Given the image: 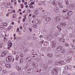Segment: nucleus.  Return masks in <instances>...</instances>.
Here are the masks:
<instances>
[{"mask_svg": "<svg viewBox=\"0 0 75 75\" xmlns=\"http://www.w3.org/2000/svg\"><path fill=\"white\" fill-rule=\"evenodd\" d=\"M56 47V43L54 41H52L51 44V47L52 48H54Z\"/></svg>", "mask_w": 75, "mask_h": 75, "instance_id": "nucleus-2", "label": "nucleus"}, {"mask_svg": "<svg viewBox=\"0 0 75 75\" xmlns=\"http://www.w3.org/2000/svg\"><path fill=\"white\" fill-rule=\"evenodd\" d=\"M29 67L28 65H27V64H26V68H29Z\"/></svg>", "mask_w": 75, "mask_h": 75, "instance_id": "nucleus-49", "label": "nucleus"}, {"mask_svg": "<svg viewBox=\"0 0 75 75\" xmlns=\"http://www.w3.org/2000/svg\"><path fill=\"white\" fill-rule=\"evenodd\" d=\"M44 68H45V69H47V65H44Z\"/></svg>", "mask_w": 75, "mask_h": 75, "instance_id": "nucleus-40", "label": "nucleus"}, {"mask_svg": "<svg viewBox=\"0 0 75 75\" xmlns=\"http://www.w3.org/2000/svg\"><path fill=\"white\" fill-rule=\"evenodd\" d=\"M58 11H59V9H58L57 8V9H56L55 10V12H58Z\"/></svg>", "mask_w": 75, "mask_h": 75, "instance_id": "nucleus-38", "label": "nucleus"}, {"mask_svg": "<svg viewBox=\"0 0 75 75\" xmlns=\"http://www.w3.org/2000/svg\"><path fill=\"white\" fill-rule=\"evenodd\" d=\"M8 28L7 29V30H11V28H13V26L11 25H9V26L8 27Z\"/></svg>", "mask_w": 75, "mask_h": 75, "instance_id": "nucleus-19", "label": "nucleus"}, {"mask_svg": "<svg viewBox=\"0 0 75 75\" xmlns=\"http://www.w3.org/2000/svg\"><path fill=\"white\" fill-rule=\"evenodd\" d=\"M71 14H72V11H70L69 12H68V13H67V16H71Z\"/></svg>", "mask_w": 75, "mask_h": 75, "instance_id": "nucleus-14", "label": "nucleus"}, {"mask_svg": "<svg viewBox=\"0 0 75 75\" xmlns=\"http://www.w3.org/2000/svg\"><path fill=\"white\" fill-rule=\"evenodd\" d=\"M29 7L30 8H33V6L32 5V4H31L29 6Z\"/></svg>", "mask_w": 75, "mask_h": 75, "instance_id": "nucleus-42", "label": "nucleus"}, {"mask_svg": "<svg viewBox=\"0 0 75 75\" xmlns=\"http://www.w3.org/2000/svg\"><path fill=\"white\" fill-rule=\"evenodd\" d=\"M40 44H43V43H44V41L43 40V41H42L41 42H40Z\"/></svg>", "mask_w": 75, "mask_h": 75, "instance_id": "nucleus-51", "label": "nucleus"}, {"mask_svg": "<svg viewBox=\"0 0 75 75\" xmlns=\"http://www.w3.org/2000/svg\"><path fill=\"white\" fill-rule=\"evenodd\" d=\"M16 68L18 71H21V67H19L18 66H17L16 67Z\"/></svg>", "mask_w": 75, "mask_h": 75, "instance_id": "nucleus-23", "label": "nucleus"}, {"mask_svg": "<svg viewBox=\"0 0 75 75\" xmlns=\"http://www.w3.org/2000/svg\"><path fill=\"white\" fill-rule=\"evenodd\" d=\"M19 30H20V28H18L17 29V32H18V31H19Z\"/></svg>", "mask_w": 75, "mask_h": 75, "instance_id": "nucleus-47", "label": "nucleus"}, {"mask_svg": "<svg viewBox=\"0 0 75 75\" xmlns=\"http://www.w3.org/2000/svg\"><path fill=\"white\" fill-rule=\"evenodd\" d=\"M37 21V24H40L41 23V20H36Z\"/></svg>", "mask_w": 75, "mask_h": 75, "instance_id": "nucleus-20", "label": "nucleus"}, {"mask_svg": "<svg viewBox=\"0 0 75 75\" xmlns=\"http://www.w3.org/2000/svg\"><path fill=\"white\" fill-rule=\"evenodd\" d=\"M5 66L7 68H11V66L10 64H6Z\"/></svg>", "mask_w": 75, "mask_h": 75, "instance_id": "nucleus-15", "label": "nucleus"}, {"mask_svg": "<svg viewBox=\"0 0 75 75\" xmlns=\"http://www.w3.org/2000/svg\"><path fill=\"white\" fill-rule=\"evenodd\" d=\"M12 17L14 18H16V16H15V15L13 14V15L12 16Z\"/></svg>", "mask_w": 75, "mask_h": 75, "instance_id": "nucleus-45", "label": "nucleus"}, {"mask_svg": "<svg viewBox=\"0 0 75 75\" xmlns=\"http://www.w3.org/2000/svg\"><path fill=\"white\" fill-rule=\"evenodd\" d=\"M4 25H5L6 27H7V23H5L4 24Z\"/></svg>", "mask_w": 75, "mask_h": 75, "instance_id": "nucleus-44", "label": "nucleus"}, {"mask_svg": "<svg viewBox=\"0 0 75 75\" xmlns=\"http://www.w3.org/2000/svg\"><path fill=\"white\" fill-rule=\"evenodd\" d=\"M72 48H73L74 49H75V46H72Z\"/></svg>", "mask_w": 75, "mask_h": 75, "instance_id": "nucleus-63", "label": "nucleus"}, {"mask_svg": "<svg viewBox=\"0 0 75 75\" xmlns=\"http://www.w3.org/2000/svg\"><path fill=\"white\" fill-rule=\"evenodd\" d=\"M5 56V55L4 54V53L3 52V53L1 54V57H4Z\"/></svg>", "mask_w": 75, "mask_h": 75, "instance_id": "nucleus-31", "label": "nucleus"}, {"mask_svg": "<svg viewBox=\"0 0 75 75\" xmlns=\"http://www.w3.org/2000/svg\"><path fill=\"white\" fill-rule=\"evenodd\" d=\"M64 52H65V50H64L62 49H62L61 50V52H62V54H64Z\"/></svg>", "mask_w": 75, "mask_h": 75, "instance_id": "nucleus-32", "label": "nucleus"}, {"mask_svg": "<svg viewBox=\"0 0 75 75\" xmlns=\"http://www.w3.org/2000/svg\"><path fill=\"white\" fill-rule=\"evenodd\" d=\"M19 28H20V29H21H21H22V28H23V27H21V26H20L19 27Z\"/></svg>", "mask_w": 75, "mask_h": 75, "instance_id": "nucleus-56", "label": "nucleus"}, {"mask_svg": "<svg viewBox=\"0 0 75 75\" xmlns=\"http://www.w3.org/2000/svg\"><path fill=\"white\" fill-rule=\"evenodd\" d=\"M69 10H67V9H65L64 11V12H66V11H69Z\"/></svg>", "mask_w": 75, "mask_h": 75, "instance_id": "nucleus-48", "label": "nucleus"}, {"mask_svg": "<svg viewBox=\"0 0 75 75\" xmlns=\"http://www.w3.org/2000/svg\"><path fill=\"white\" fill-rule=\"evenodd\" d=\"M27 73H29L30 74V73H31V69H28L27 71Z\"/></svg>", "mask_w": 75, "mask_h": 75, "instance_id": "nucleus-25", "label": "nucleus"}, {"mask_svg": "<svg viewBox=\"0 0 75 75\" xmlns=\"http://www.w3.org/2000/svg\"><path fill=\"white\" fill-rule=\"evenodd\" d=\"M66 4L68 6L69 4V3L68 2V1H67L66 2Z\"/></svg>", "mask_w": 75, "mask_h": 75, "instance_id": "nucleus-41", "label": "nucleus"}, {"mask_svg": "<svg viewBox=\"0 0 75 75\" xmlns=\"http://www.w3.org/2000/svg\"><path fill=\"white\" fill-rule=\"evenodd\" d=\"M55 56L56 57L59 58V57H60V54L59 53H56L55 54Z\"/></svg>", "mask_w": 75, "mask_h": 75, "instance_id": "nucleus-18", "label": "nucleus"}, {"mask_svg": "<svg viewBox=\"0 0 75 75\" xmlns=\"http://www.w3.org/2000/svg\"><path fill=\"white\" fill-rule=\"evenodd\" d=\"M23 22H25V18H23Z\"/></svg>", "mask_w": 75, "mask_h": 75, "instance_id": "nucleus-55", "label": "nucleus"}, {"mask_svg": "<svg viewBox=\"0 0 75 75\" xmlns=\"http://www.w3.org/2000/svg\"><path fill=\"white\" fill-rule=\"evenodd\" d=\"M60 25H62V27H64L66 25V23L64 22H61V23L60 24Z\"/></svg>", "mask_w": 75, "mask_h": 75, "instance_id": "nucleus-11", "label": "nucleus"}, {"mask_svg": "<svg viewBox=\"0 0 75 75\" xmlns=\"http://www.w3.org/2000/svg\"><path fill=\"white\" fill-rule=\"evenodd\" d=\"M32 56L33 58H34V59L36 58V57H37V53L35 52H33L32 53Z\"/></svg>", "mask_w": 75, "mask_h": 75, "instance_id": "nucleus-4", "label": "nucleus"}, {"mask_svg": "<svg viewBox=\"0 0 75 75\" xmlns=\"http://www.w3.org/2000/svg\"><path fill=\"white\" fill-rule=\"evenodd\" d=\"M65 69H68L69 68V67H68V66H66L65 67Z\"/></svg>", "mask_w": 75, "mask_h": 75, "instance_id": "nucleus-33", "label": "nucleus"}, {"mask_svg": "<svg viewBox=\"0 0 75 75\" xmlns=\"http://www.w3.org/2000/svg\"><path fill=\"white\" fill-rule=\"evenodd\" d=\"M64 19H67V20H69V18H68V16H65L64 17Z\"/></svg>", "mask_w": 75, "mask_h": 75, "instance_id": "nucleus-27", "label": "nucleus"}, {"mask_svg": "<svg viewBox=\"0 0 75 75\" xmlns=\"http://www.w3.org/2000/svg\"><path fill=\"white\" fill-rule=\"evenodd\" d=\"M8 47H11V46H12V43H9V45H8Z\"/></svg>", "mask_w": 75, "mask_h": 75, "instance_id": "nucleus-36", "label": "nucleus"}, {"mask_svg": "<svg viewBox=\"0 0 75 75\" xmlns=\"http://www.w3.org/2000/svg\"><path fill=\"white\" fill-rule=\"evenodd\" d=\"M6 37H7V35H5V37H4V39L5 40H4V41H7V39L6 38Z\"/></svg>", "mask_w": 75, "mask_h": 75, "instance_id": "nucleus-29", "label": "nucleus"}, {"mask_svg": "<svg viewBox=\"0 0 75 75\" xmlns=\"http://www.w3.org/2000/svg\"><path fill=\"white\" fill-rule=\"evenodd\" d=\"M26 61L29 62H31V58L30 57H28L27 58Z\"/></svg>", "mask_w": 75, "mask_h": 75, "instance_id": "nucleus-10", "label": "nucleus"}, {"mask_svg": "<svg viewBox=\"0 0 75 75\" xmlns=\"http://www.w3.org/2000/svg\"><path fill=\"white\" fill-rule=\"evenodd\" d=\"M47 38L48 40H50L52 38V36L48 35L47 36Z\"/></svg>", "mask_w": 75, "mask_h": 75, "instance_id": "nucleus-13", "label": "nucleus"}, {"mask_svg": "<svg viewBox=\"0 0 75 75\" xmlns=\"http://www.w3.org/2000/svg\"><path fill=\"white\" fill-rule=\"evenodd\" d=\"M58 68H55L52 70V74L53 75H57L58 74Z\"/></svg>", "mask_w": 75, "mask_h": 75, "instance_id": "nucleus-1", "label": "nucleus"}, {"mask_svg": "<svg viewBox=\"0 0 75 75\" xmlns=\"http://www.w3.org/2000/svg\"><path fill=\"white\" fill-rule=\"evenodd\" d=\"M44 50V47H43L42 48V50Z\"/></svg>", "mask_w": 75, "mask_h": 75, "instance_id": "nucleus-64", "label": "nucleus"}, {"mask_svg": "<svg viewBox=\"0 0 75 75\" xmlns=\"http://www.w3.org/2000/svg\"><path fill=\"white\" fill-rule=\"evenodd\" d=\"M57 28H58L59 31H61V28L60 27V26L58 25L57 26Z\"/></svg>", "mask_w": 75, "mask_h": 75, "instance_id": "nucleus-28", "label": "nucleus"}, {"mask_svg": "<svg viewBox=\"0 0 75 75\" xmlns=\"http://www.w3.org/2000/svg\"><path fill=\"white\" fill-rule=\"evenodd\" d=\"M32 15V14H30L28 16V17H31V15Z\"/></svg>", "mask_w": 75, "mask_h": 75, "instance_id": "nucleus-57", "label": "nucleus"}, {"mask_svg": "<svg viewBox=\"0 0 75 75\" xmlns=\"http://www.w3.org/2000/svg\"><path fill=\"white\" fill-rule=\"evenodd\" d=\"M30 70L31 71V72H33V71H34V69H33V68L31 69Z\"/></svg>", "mask_w": 75, "mask_h": 75, "instance_id": "nucleus-43", "label": "nucleus"}, {"mask_svg": "<svg viewBox=\"0 0 75 75\" xmlns=\"http://www.w3.org/2000/svg\"><path fill=\"white\" fill-rule=\"evenodd\" d=\"M25 51L27 52V51H28V50L27 49H26L24 50V51L25 52Z\"/></svg>", "mask_w": 75, "mask_h": 75, "instance_id": "nucleus-60", "label": "nucleus"}, {"mask_svg": "<svg viewBox=\"0 0 75 75\" xmlns=\"http://www.w3.org/2000/svg\"><path fill=\"white\" fill-rule=\"evenodd\" d=\"M58 5L59 6L60 8H62L63 7V5L61 3H58Z\"/></svg>", "mask_w": 75, "mask_h": 75, "instance_id": "nucleus-22", "label": "nucleus"}, {"mask_svg": "<svg viewBox=\"0 0 75 75\" xmlns=\"http://www.w3.org/2000/svg\"><path fill=\"white\" fill-rule=\"evenodd\" d=\"M72 59V57H69L67 58L66 59V62H68L71 61V59Z\"/></svg>", "mask_w": 75, "mask_h": 75, "instance_id": "nucleus-7", "label": "nucleus"}, {"mask_svg": "<svg viewBox=\"0 0 75 75\" xmlns=\"http://www.w3.org/2000/svg\"><path fill=\"white\" fill-rule=\"evenodd\" d=\"M15 75V73L14 72H12L11 74V75Z\"/></svg>", "mask_w": 75, "mask_h": 75, "instance_id": "nucleus-50", "label": "nucleus"}, {"mask_svg": "<svg viewBox=\"0 0 75 75\" xmlns=\"http://www.w3.org/2000/svg\"><path fill=\"white\" fill-rule=\"evenodd\" d=\"M35 14L36 15H37L38 14V12L37 11H35Z\"/></svg>", "mask_w": 75, "mask_h": 75, "instance_id": "nucleus-35", "label": "nucleus"}, {"mask_svg": "<svg viewBox=\"0 0 75 75\" xmlns=\"http://www.w3.org/2000/svg\"><path fill=\"white\" fill-rule=\"evenodd\" d=\"M57 1H52V4L53 5H54V6H56L57 5Z\"/></svg>", "mask_w": 75, "mask_h": 75, "instance_id": "nucleus-8", "label": "nucleus"}, {"mask_svg": "<svg viewBox=\"0 0 75 75\" xmlns=\"http://www.w3.org/2000/svg\"><path fill=\"white\" fill-rule=\"evenodd\" d=\"M5 7H6V8H8L7 7V6H8L7 5V4H6V3H5Z\"/></svg>", "mask_w": 75, "mask_h": 75, "instance_id": "nucleus-52", "label": "nucleus"}, {"mask_svg": "<svg viewBox=\"0 0 75 75\" xmlns=\"http://www.w3.org/2000/svg\"><path fill=\"white\" fill-rule=\"evenodd\" d=\"M11 57L9 56L6 57V61L7 62H11Z\"/></svg>", "mask_w": 75, "mask_h": 75, "instance_id": "nucleus-3", "label": "nucleus"}, {"mask_svg": "<svg viewBox=\"0 0 75 75\" xmlns=\"http://www.w3.org/2000/svg\"><path fill=\"white\" fill-rule=\"evenodd\" d=\"M34 68H37V65H36V64H35V65L34 66Z\"/></svg>", "mask_w": 75, "mask_h": 75, "instance_id": "nucleus-58", "label": "nucleus"}, {"mask_svg": "<svg viewBox=\"0 0 75 75\" xmlns=\"http://www.w3.org/2000/svg\"><path fill=\"white\" fill-rule=\"evenodd\" d=\"M39 37L40 38H42V35H40Z\"/></svg>", "mask_w": 75, "mask_h": 75, "instance_id": "nucleus-61", "label": "nucleus"}, {"mask_svg": "<svg viewBox=\"0 0 75 75\" xmlns=\"http://www.w3.org/2000/svg\"><path fill=\"white\" fill-rule=\"evenodd\" d=\"M59 64L61 65H65V64H66L65 62H64L62 61H60L59 62Z\"/></svg>", "mask_w": 75, "mask_h": 75, "instance_id": "nucleus-6", "label": "nucleus"}, {"mask_svg": "<svg viewBox=\"0 0 75 75\" xmlns=\"http://www.w3.org/2000/svg\"><path fill=\"white\" fill-rule=\"evenodd\" d=\"M29 30H30V31H32V28H29Z\"/></svg>", "mask_w": 75, "mask_h": 75, "instance_id": "nucleus-54", "label": "nucleus"}, {"mask_svg": "<svg viewBox=\"0 0 75 75\" xmlns=\"http://www.w3.org/2000/svg\"><path fill=\"white\" fill-rule=\"evenodd\" d=\"M21 48H22L23 49H24V46H21Z\"/></svg>", "mask_w": 75, "mask_h": 75, "instance_id": "nucleus-53", "label": "nucleus"}, {"mask_svg": "<svg viewBox=\"0 0 75 75\" xmlns=\"http://www.w3.org/2000/svg\"><path fill=\"white\" fill-rule=\"evenodd\" d=\"M3 52H4V54L5 55H6L7 54V53L6 51Z\"/></svg>", "mask_w": 75, "mask_h": 75, "instance_id": "nucleus-37", "label": "nucleus"}, {"mask_svg": "<svg viewBox=\"0 0 75 75\" xmlns=\"http://www.w3.org/2000/svg\"><path fill=\"white\" fill-rule=\"evenodd\" d=\"M52 60H49L48 62V64L49 65H50L52 64Z\"/></svg>", "mask_w": 75, "mask_h": 75, "instance_id": "nucleus-26", "label": "nucleus"}, {"mask_svg": "<svg viewBox=\"0 0 75 75\" xmlns=\"http://www.w3.org/2000/svg\"><path fill=\"white\" fill-rule=\"evenodd\" d=\"M45 18L46 19V21H48L51 20V18H50V17L47 18V16H45Z\"/></svg>", "mask_w": 75, "mask_h": 75, "instance_id": "nucleus-12", "label": "nucleus"}, {"mask_svg": "<svg viewBox=\"0 0 75 75\" xmlns=\"http://www.w3.org/2000/svg\"><path fill=\"white\" fill-rule=\"evenodd\" d=\"M68 52L70 54H72L74 53V50L72 49H70L69 50Z\"/></svg>", "mask_w": 75, "mask_h": 75, "instance_id": "nucleus-9", "label": "nucleus"}, {"mask_svg": "<svg viewBox=\"0 0 75 75\" xmlns=\"http://www.w3.org/2000/svg\"><path fill=\"white\" fill-rule=\"evenodd\" d=\"M62 48V47L61 46H59L57 48V51H60L61 50Z\"/></svg>", "mask_w": 75, "mask_h": 75, "instance_id": "nucleus-17", "label": "nucleus"}, {"mask_svg": "<svg viewBox=\"0 0 75 75\" xmlns=\"http://www.w3.org/2000/svg\"><path fill=\"white\" fill-rule=\"evenodd\" d=\"M34 4V3L33 2L32 3H30V4L33 5Z\"/></svg>", "mask_w": 75, "mask_h": 75, "instance_id": "nucleus-59", "label": "nucleus"}, {"mask_svg": "<svg viewBox=\"0 0 75 75\" xmlns=\"http://www.w3.org/2000/svg\"><path fill=\"white\" fill-rule=\"evenodd\" d=\"M19 57L18 56H16V60H17H17H18V59Z\"/></svg>", "mask_w": 75, "mask_h": 75, "instance_id": "nucleus-39", "label": "nucleus"}, {"mask_svg": "<svg viewBox=\"0 0 75 75\" xmlns=\"http://www.w3.org/2000/svg\"><path fill=\"white\" fill-rule=\"evenodd\" d=\"M65 45L66 47H68V46H69V45L68 44L66 43H65Z\"/></svg>", "mask_w": 75, "mask_h": 75, "instance_id": "nucleus-46", "label": "nucleus"}, {"mask_svg": "<svg viewBox=\"0 0 75 75\" xmlns=\"http://www.w3.org/2000/svg\"><path fill=\"white\" fill-rule=\"evenodd\" d=\"M4 28H4V26L0 25V29H1V30H4Z\"/></svg>", "mask_w": 75, "mask_h": 75, "instance_id": "nucleus-24", "label": "nucleus"}, {"mask_svg": "<svg viewBox=\"0 0 75 75\" xmlns=\"http://www.w3.org/2000/svg\"><path fill=\"white\" fill-rule=\"evenodd\" d=\"M25 5H27V2H25L24 3Z\"/></svg>", "mask_w": 75, "mask_h": 75, "instance_id": "nucleus-62", "label": "nucleus"}, {"mask_svg": "<svg viewBox=\"0 0 75 75\" xmlns=\"http://www.w3.org/2000/svg\"><path fill=\"white\" fill-rule=\"evenodd\" d=\"M59 41H61L62 43H65V40L63 38H60L59 39Z\"/></svg>", "mask_w": 75, "mask_h": 75, "instance_id": "nucleus-5", "label": "nucleus"}, {"mask_svg": "<svg viewBox=\"0 0 75 75\" xmlns=\"http://www.w3.org/2000/svg\"><path fill=\"white\" fill-rule=\"evenodd\" d=\"M47 56L49 57H50V58H51L52 57V56H53V54L52 53L50 54H47Z\"/></svg>", "mask_w": 75, "mask_h": 75, "instance_id": "nucleus-16", "label": "nucleus"}, {"mask_svg": "<svg viewBox=\"0 0 75 75\" xmlns=\"http://www.w3.org/2000/svg\"><path fill=\"white\" fill-rule=\"evenodd\" d=\"M33 28H37V25L35 23H34L33 25Z\"/></svg>", "mask_w": 75, "mask_h": 75, "instance_id": "nucleus-21", "label": "nucleus"}, {"mask_svg": "<svg viewBox=\"0 0 75 75\" xmlns=\"http://www.w3.org/2000/svg\"><path fill=\"white\" fill-rule=\"evenodd\" d=\"M6 4H7V5H8V6H7V7H8V8L10 7V3H6Z\"/></svg>", "mask_w": 75, "mask_h": 75, "instance_id": "nucleus-30", "label": "nucleus"}, {"mask_svg": "<svg viewBox=\"0 0 75 75\" xmlns=\"http://www.w3.org/2000/svg\"><path fill=\"white\" fill-rule=\"evenodd\" d=\"M23 62V59H20V64H21V63H22Z\"/></svg>", "mask_w": 75, "mask_h": 75, "instance_id": "nucleus-34", "label": "nucleus"}]
</instances>
